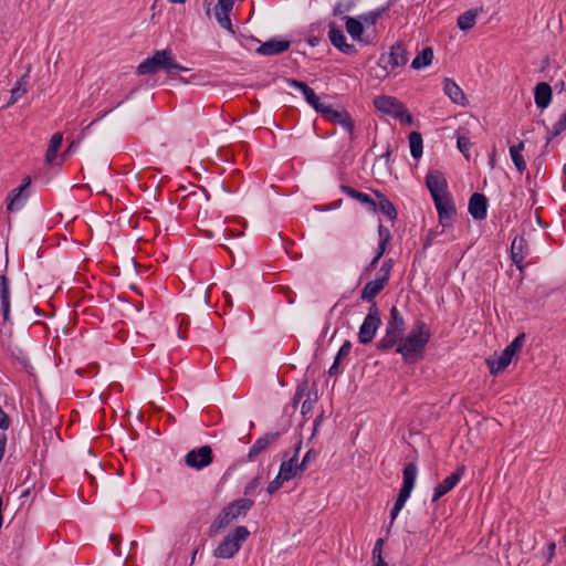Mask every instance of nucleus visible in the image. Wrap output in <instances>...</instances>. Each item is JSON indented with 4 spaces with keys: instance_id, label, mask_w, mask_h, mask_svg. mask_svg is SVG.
Wrapping results in <instances>:
<instances>
[{
    "instance_id": "obj_1",
    "label": "nucleus",
    "mask_w": 566,
    "mask_h": 566,
    "mask_svg": "<svg viewBox=\"0 0 566 566\" xmlns=\"http://www.w3.org/2000/svg\"><path fill=\"white\" fill-rule=\"evenodd\" d=\"M430 338L431 333L427 324L418 319L407 335L386 326L385 335L376 343V349L380 353L395 349L406 365H415L424 359Z\"/></svg>"
},
{
    "instance_id": "obj_2",
    "label": "nucleus",
    "mask_w": 566,
    "mask_h": 566,
    "mask_svg": "<svg viewBox=\"0 0 566 566\" xmlns=\"http://www.w3.org/2000/svg\"><path fill=\"white\" fill-rule=\"evenodd\" d=\"M161 71L169 76H175L179 73L189 71V69L182 66L175 60L172 51L169 48L155 51L151 56L144 60L137 66L138 75H154Z\"/></svg>"
},
{
    "instance_id": "obj_3",
    "label": "nucleus",
    "mask_w": 566,
    "mask_h": 566,
    "mask_svg": "<svg viewBox=\"0 0 566 566\" xmlns=\"http://www.w3.org/2000/svg\"><path fill=\"white\" fill-rule=\"evenodd\" d=\"M254 505V501L249 497H242L230 502L226 505L211 523L209 527V536L217 535L221 530L228 527L233 521L240 516L244 517Z\"/></svg>"
},
{
    "instance_id": "obj_4",
    "label": "nucleus",
    "mask_w": 566,
    "mask_h": 566,
    "mask_svg": "<svg viewBox=\"0 0 566 566\" xmlns=\"http://www.w3.org/2000/svg\"><path fill=\"white\" fill-rule=\"evenodd\" d=\"M250 536L245 526H237L233 532L228 534L213 551V556L222 559L232 558L241 548L242 544Z\"/></svg>"
},
{
    "instance_id": "obj_5",
    "label": "nucleus",
    "mask_w": 566,
    "mask_h": 566,
    "mask_svg": "<svg viewBox=\"0 0 566 566\" xmlns=\"http://www.w3.org/2000/svg\"><path fill=\"white\" fill-rule=\"evenodd\" d=\"M374 106L377 111L386 115H389L396 119H399L401 123L408 125L413 124V118L411 114L407 111L405 105L394 96H376L374 98Z\"/></svg>"
},
{
    "instance_id": "obj_6",
    "label": "nucleus",
    "mask_w": 566,
    "mask_h": 566,
    "mask_svg": "<svg viewBox=\"0 0 566 566\" xmlns=\"http://www.w3.org/2000/svg\"><path fill=\"white\" fill-rule=\"evenodd\" d=\"M381 325L380 311L376 302L368 307V313L365 316L363 324L358 331V342L361 345L371 343L376 336L378 328Z\"/></svg>"
},
{
    "instance_id": "obj_7",
    "label": "nucleus",
    "mask_w": 566,
    "mask_h": 566,
    "mask_svg": "<svg viewBox=\"0 0 566 566\" xmlns=\"http://www.w3.org/2000/svg\"><path fill=\"white\" fill-rule=\"evenodd\" d=\"M408 62V51L403 42L398 41L390 46L388 53H381L378 60V65L381 66L386 74L388 69L396 70L397 67L405 66Z\"/></svg>"
},
{
    "instance_id": "obj_8",
    "label": "nucleus",
    "mask_w": 566,
    "mask_h": 566,
    "mask_svg": "<svg viewBox=\"0 0 566 566\" xmlns=\"http://www.w3.org/2000/svg\"><path fill=\"white\" fill-rule=\"evenodd\" d=\"M316 112L321 113L325 119L335 124H339L345 130L349 133L350 139H354L355 124L348 112L335 109L332 105H325L324 103L322 104V107L317 108Z\"/></svg>"
},
{
    "instance_id": "obj_9",
    "label": "nucleus",
    "mask_w": 566,
    "mask_h": 566,
    "mask_svg": "<svg viewBox=\"0 0 566 566\" xmlns=\"http://www.w3.org/2000/svg\"><path fill=\"white\" fill-rule=\"evenodd\" d=\"M426 187L433 201L451 196L448 191V181L440 170L429 171L426 176Z\"/></svg>"
},
{
    "instance_id": "obj_10",
    "label": "nucleus",
    "mask_w": 566,
    "mask_h": 566,
    "mask_svg": "<svg viewBox=\"0 0 566 566\" xmlns=\"http://www.w3.org/2000/svg\"><path fill=\"white\" fill-rule=\"evenodd\" d=\"M213 461V451L210 446L190 450L185 457V463L192 469L202 470Z\"/></svg>"
},
{
    "instance_id": "obj_11",
    "label": "nucleus",
    "mask_w": 566,
    "mask_h": 566,
    "mask_svg": "<svg viewBox=\"0 0 566 566\" xmlns=\"http://www.w3.org/2000/svg\"><path fill=\"white\" fill-rule=\"evenodd\" d=\"M433 203L437 209L439 224L442 226V228L452 227L454 216L457 214L452 197H443L433 201Z\"/></svg>"
},
{
    "instance_id": "obj_12",
    "label": "nucleus",
    "mask_w": 566,
    "mask_h": 566,
    "mask_svg": "<svg viewBox=\"0 0 566 566\" xmlns=\"http://www.w3.org/2000/svg\"><path fill=\"white\" fill-rule=\"evenodd\" d=\"M328 39L334 48H336L338 51H340L344 54L347 55H354L357 53V49L354 44H349L346 41V36L340 29L339 25H337L336 22L331 21L328 23Z\"/></svg>"
},
{
    "instance_id": "obj_13",
    "label": "nucleus",
    "mask_w": 566,
    "mask_h": 566,
    "mask_svg": "<svg viewBox=\"0 0 566 566\" xmlns=\"http://www.w3.org/2000/svg\"><path fill=\"white\" fill-rule=\"evenodd\" d=\"M465 472V467L460 465L452 472L449 476H447L441 483H439L433 489V495L431 502H437L440 497L449 493L462 479Z\"/></svg>"
},
{
    "instance_id": "obj_14",
    "label": "nucleus",
    "mask_w": 566,
    "mask_h": 566,
    "mask_svg": "<svg viewBox=\"0 0 566 566\" xmlns=\"http://www.w3.org/2000/svg\"><path fill=\"white\" fill-rule=\"evenodd\" d=\"M30 184L31 179L30 177H27L19 187L11 191L9 195V202L7 205V210L9 212L19 211L24 206V202L29 197L27 189L29 188Z\"/></svg>"
},
{
    "instance_id": "obj_15",
    "label": "nucleus",
    "mask_w": 566,
    "mask_h": 566,
    "mask_svg": "<svg viewBox=\"0 0 566 566\" xmlns=\"http://www.w3.org/2000/svg\"><path fill=\"white\" fill-rule=\"evenodd\" d=\"M281 433L279 431L268 432L262 437L258 438L255 442L250 447L247 460L249 462H253L256 458L264 452L271 443L275 442L280 438Z\"/></svg>"
},
{
    "instance_id": "obj_16",
    "label": "nucleus",
    "mask_w": 566,
    "mask_h": 566,
    "mask_svg": "<svg viewBox=\"0 0 566 566\" xmlns=\"http://www.w3.org/2000/svg\"><path fill=\"white\" fill-rule=\"evenodd\" d=\"M488 198L483 193L474 192L469 199L468 211L474 220L482 221L488 216Z\"/></svg>"
},
{
    "instance_id": "obj_17",
    "label": "nucleus",
    "mask_w": 566,
    "mask_h": 566,
    "mask_svg": "<svg viewBox=\"0 0 566 566\" xmlns=\"http://www.w3.org/2000/svg\"><path fill=\"white\" fill-rule=\"evenodd\" d=\"M284 82L287 84L289 87L298 90L304 96L306 103L310 106H312L315 111H317L318 107H322L323 103L321 102L319 97L315 94L314 90L311 88L306 83L290 77H285Z\"/></svg>"
},
{
    "instance_id": "obj_18",
    "label": "nucleus",
    "mask_w": 566,
    "mask_h": 566,
    "mask_svg": "<svg viewBox=\"0 0 566 566\" xmlns=\"http://www.w3.org/2000/svg\"><path fill=\"white\" fill-rule=\"evenodd\" d=\"M528 253V243L523 235H516L511 244V259L516 268L522 272L524 270V259Z\"/></svg>"
},
{
    "instance_id": "obj_19",
    "label": "nucleus",
    "mask_w": 566,
    "mask_h": 566,
    "mask_svg": "<svg viewBox=\"0 0 566 566\" xmlns=\"http://www.w3.org/2000/svg\"><path fill=\"white\" fill-rule=\"evenodd\" d=\"M534 102L536 107L544 112L552 103L553 88L547 82H538L534 90Z\"/></svg>"
},
{
    "instance_id": "obj_20",
    "label": "nucleus",
    "mask_w": 566,
    "mask_h": 566,
    "mask_svg": "<svg viewBox=\"0 0 566 566\" xmlns=\"http://www.w3.org/2000/svg\"><path fill=\"white\" fill-rule=\"evenodd\" d=\"M301 447L302 441H298L294 455L289 460H283L280 465L279 472L286 478V481H290L302 473V471H298V452Z\"/></svg>"
},
{
    "instance_id": "obj_21",
    "label": "nucleus",
    "mask_w": 566,
    "mask_h": 566,
    "mask_svg": "<svg viewBox=\"0 0 566 566\" xmlns=\"http://www.w3.org/2000/svg\"><path fill=\"white\" fill-rule=\"evenodd\" d=\"M291 46V42L287 40H275L271 39L264 43H262L255 52L260 55H277L285 51H287Z\"/></svg>"
},
{
    "instance_id": "obj_22",
    "label": "nucleus",
    "mask_w": 566,
    "mask_h": 566,
    "mask_svg": "<svg viewBox=\"0 0 566 566\" xmlns=\"http://www.w3.org/2000/svg\"><path fill=\"white\" fill-rule=\"evenodd\" d=\"M376 200V211L381 212L390 221H395L398 217V212L394 203L388 199L386 195L379 190L374 191Z\"/></svg>"
},
{
    "instance_id": "obj_23",
    "label": "nucleus",
    "mask_w": 566,
    "mask_h": 566,
    "mask_svg": "<svg viewBox=\"0 0 566 566\" xmlns=\"http://www.w3.org/2000/svg\"><path fill=\"white\" fill-rule=\"evenodd\" d=\"M537 124L542 125L546 130L547 136L545 148H547L554 137H557L566 130V107L560 114L558 120L552 127L547 126L544 119H537Z\"/></svg>"
},
{
    "instance_id": "obj_24",
    "label": "nucleus",
    "mask_w": 566,
    "mask_h": 566,
    "mask_svg": "<svg viewBox=\"0 0 566 566\" xmlns=\"http://www.w3.org/2000/svg\"><path fill=\"white\" fill-rule=\"evenodd\" d=\"M339 190L352 199L365 205L370 211L376 212V200H374L369 195L358 191L347 185H340Z\"/></svg>"
},
{
    "instance_id": "obj_25",
    "label": "nucleus",
    "mask_w": 566,
    "mask_h": 566,
    "mask_svg": "<svg viewBox=\"0 0 566 566\" xmlns=\"http://www.w3.org/2000/svg\"><path fill=\"white\" fill-rule=\"evenodd\" d=\"M514 355L505 347L496 359H486L491 375L502 373L512 361Z\"/></svg>"
},
{
    "instance_id": "obj_26",
    "label": "nucleus",
    "mask_w": 566,
    "mask_h": 566,
    "mask_svg": "<svg viewBox=\"0 0 566 566\" xmlns=\"http://www.w3.org/2000/svg\"><path fill=\"white\" fill-rule=\"evenodd\" d=\"M395 1L396 0H388L384 6L360 14L358 19L367 27L375 25L377 21L391 9Z\"/></svg>"
},
{
    "instance_id": "obj_27",
    "label": "nucleus",
    "mask_w": 566,
    "mask_h": 566,
    "mask_svg": "<svg viewBox=\"0 0 566 566\" xmlns=\"http://www.w3.org/2000/svg\"><path fill=\"white\" fill-rule=\"evenodd\" d=\"M443 92L455 104L464 105L467 102V97L462 88L453 80L449 77H446L443 80Z\"/></svg>"
},
{
    "instance_id": "obj_28",
    "label": "nucleus",
    "mask_w": 566,
    "mask_h": 566,
    "mask_svg": "<svg viewBox=\"0 0 566 566\" xmlns=\"http://www.w3.org/2000/svg\"><path fill=\"white\" fill-rule=\"evenodd\" d=\"M386 287V284L375 277L365 284L360 293V300L373 304L375 297Z\"/></svg>"
},
{
    "instance_id": "obj_29",
    "label": "nucleus",
    "mask_w": 566,
    "mask_h": 566,
    "mask_svg": "<svg viewBox=\"0 0 566 566\" xmlns=\"http://www.w3.org/2000/svg\"><path fill=\"white\" fill-rule=\"evenodd\" d=\"M350 349H352V342L347 339V340H345L343 343V345L338 349V352H337V354H336V356L334 358V361H333L332 366L328 369V375L331 377L337 376V375H339L342 373V369L339 368V365H340L343 359L348 357V355L350 353Z\"/></svg>"
},
{
    "instance_id": "obj_30",
    "label": "nucleus",
    "mask_w": 566,
    "mask_h": 566,
    "mask_svg": "<svg viewBox=\"0 0 566 566\" xmlns=\"http://www.w3.org/2000/svg\"><path fill=\"white\" fill-rule=\"evenodd\" d=\"M345 27L348 34L356 41L363 42L364 24L359 19L346 15L344 17Z\"/></svg>"
},
{
    "instance_id": "obj_31",
    "label": "nucleus",
    "mask_w": 566,
    "mask_h": 566,
    "mask_svg": "<svg viewBox=\"0 0 566 566\" xmlns=\"http://www.w3.org/2000/svg\"><path fill=\"white\" fill-rule=\"evenodd\" d=\"M29 82V72L23 74L14 84V86L11 90V96L9 102L7 103V106H11L15 104L25 93H27V85Z\"/></svg>"
},
{
    "instance_id": "obj_32",
    "label": "nucleus",
    "mask_w": 566,
    "mask_h": 566,
    "mask_svg": "<svg viewBox=\"0 0 566 566\" xmlns=\"http://www.w3.org/2000/svg\"><path fill=\"white\" fill-rule=\"evenodd\" d=\"M418 468L415 462H409L402 470V485L401 488L412 491L416 484Z\"/></svg>"
},
{
    "instance_id": "obj_33",
    "label": "nucleus",
    "mask_w": 566,
    "mask_h": 566,
    "mask_svg": "<svg viewBox=\"0 0 566 566\" xmlns=\"http://www.w3.org/2000/svg\"><path fill=\"white\" fill-rule=\"evenodd\" d=\"M63 142V135L61 133H54L50 139L48 150L45 153V163L52 165L56 158L57 151L61 148Z\"/></svg>"
},
{
    "instance_id": "obj_34",
    "label": "nucleus",
    "mask_w": 566,
    "mask_h": 566,
    "mask_svg": "<svg viewBox=\"0 0 566 566\" xmlns=\"http://www.w3.org/2000/svg\"><path fill=\"white\" fill-rule=\"evenodd\" d=\"M411 492L412 491H410V490L400 488L397 499L395 501V504L390 511V525L394 524V522L397 518V516L399 515L400 511L403 509L406 502L408 501V499L411 495Z\"/></svg>"
},
{
    "instance_id": "obj_35",
    "label": "nucleus",
    "mask_w": 566,
    "mask_h": 566,
    "mask_svg": "<svg viewBox=\"0 0 566 566\" xmlns=\"http://www.w3.org/2000/svg\"><path fill=\"white\" fill-rule=\"evenodd\" d=\"M433 59V50L430 46L424 48L421 52L417 54L411 63V67L413 70H420L422 67L429 66L432 63Z\"/></svg>"
},
{
    "instance_id": "obj_36",
    "label": "nucleus",
    "mask_w": 566,
    "mask_h": 566,
    "mask_svg": "<svg viewBox=\"0 0 566 566\" xmlns=\"http://www.w3.org/2000/svg\"><path fill=\"white\" fill-rule=\"evenodd\" d=\"M387 327H390L392 329H397L399 332L405 333L406 332V322L400 313V311L397 308V306H392L389 312V319L386 324Z\"/></svg>"
},
{
    "instance_id": "obj_37",
    "label": "nucleus",
    "mask_w": 566,
    "mask_h": 566,
    "mask_svg": "<svg viewBox=\"0 0 566 566\" xmlns=\"http://www.w3.org/2000/svg\"><path fill=\"white\" fill-rule=\"evenodd\" d=\"M409 147L413 159H419L422 156L423 142L420 133L411 132L409 134Z\"/></svg>"
},
{
    "instance_id": "obj_38",
    "label": "nucleus",
    "mask_w": 566,
    "mask_h": 566,
    "mask_svg": "<svg viewBox=\"0 0 566 566\" xmlns=\"http://www.w3.org/2000/svg\"><path fill=\"white\" fill-rule=\"evenodd\" d=\"M306 391H307V392H305L306 399L303 401V405H302V415L303 416H306L307 413H310L313 410V407L318 399L316 382H313L312 387L310 389H307Z\"/></svg>"
},
{
    "instance_id": "obj_39",
    "label": "nucleus",
    "mask_w": 566,
    "mask_h": 566,
    "mask_svg": "<svg viewBox=\"0 0 566 566\" xmlns=\"http://www.w3.org/2000/svg\"><path fill=\"white\" fill-rule=\"evenodd\" d=\"M478 17L476 10H468L461 15H459L457 24L458 28L462 31H468L473 28L475 24V19Z\"/></svg>"
},
{
    "instance_id": "obj_40",
    "label": "nucleus",
    "mask_w": 566,
    "mask_h": 566,
    "mask_svg": "<svg viewBox=\"0 0 566 566\" xmlns=\"http://www.w3.org/2000/svg\"><path fill=\"white\" fill-rule=\"evenodd\" d=\"M392 268H394V260L386 259L381 263V266L376 274V279H378L379 281H381L382 283H385L387 285L390 280V274H391Z\"/></svg>"
},
{
    "instance_id": "obj_41",
    "label": "nucleus",
    "mask_w": 566,
    "mask_h": 566,
    "mask_svg": "<svg viewBox=\"0 0 566 566\" xmlns=\"http://www.w3.org/2000/svg\"><path fill=\"white\" fill-rule=\"evenodd\" d=\"M1 301V314H2V325L4 327H11L13 325L11 319V297L0 298Z\"/></svg>"
},
{
    "instance_id": "obj_42",
    "label": "nucleus",
    "mask_w": 566,
    "mask_h": 566,
    "mask_svg": "<svg viewBox=\"0 0 566 566\" xmlns=\"http://www.w3.org/2000/svg\"><path fill=\"white\" fill-rule=\"evenodd\" d=\"M357 3V0H339L333 8V15L339 17L343 13L349 12Z\"/></svg>"
},
{
    "instance_id": "obj_43",
    "label": "nucleus",
    "mask_w": 566,
    "mask_h": 566,
    "mask_svg": "<svg viewBox=\"0 0 566 566\" xmlns=\"http://www.w3.org/2000/svg\"><path fill=\"white\" fill-rule=\"evenodd\" d=\"M318 457V452L315 449H310L305 455L303 457L302 461L298 463V471H306L310 467V464L314 461H316Z\"/></svg>"
},
{
    "instance_id": "obj_44",
    "label": "nucleus",
    "mask_w": 566,
    "mask_h": 566,
    "mask_svg": "<svg viewBox=\"0 0 566 566\" xmlns=\"http://www.w3.org/2000/svg\"><path fill=\"white\" fill-rule=\"evenodd\" d=\"M510 156L516 170L522 175L526 170V163L523 155L515 149H510Z\"/></svg>"
},
{
    "instance_id": "obj_45",
    "label": "nucleus",
    "mask_w": 566,
    "mask_h": 566,
    "mask_svg": "<svg viewBox=\"0 0 566 566\" xmlns=\"http://www.w3.org/2000/svg\"><path fill=\"white\" fill-rule=\"evenodd\" d=\"M284 482H287L286 478L279 472L277 475L268 484L266 492L270 495L274 494Z\"/></svg>"
},
{
    "instance_id": "obj_46",
    "label": "nucleus",
    "mask_w": 566,
    "mask_h": 566,
    "mask_svg": "<svg viewBox=\"0 0 566 566\" xmlns=\"http://www.w3.org/2000/svg\"><path fill=\"white\" fill-rule=\"evenodd\" d=\"M308 381L307 379L303 380L301 384L297 385L296 390L294 392L293 397V408H296L302 398L305 396V392L307 390Z\"/></svg>"
},
{
    "instance_id": "obj_47",
    "label": "nucleus",
    "mask_w": 566,
    "mask_h": 566,
    "mask_svg": "<svg viewBox=\"0 0 566 566\" xmlns=\"http://www.w3.org/2000/svg\"><path fill=\"white\" fill-rule=\"evenodd\" d=\"M524 343H525V334L522 333V334L517 335L511 342V344H509L506 346V348L510 350V353H512L515 356V354L523 347Z\"/></svg>"
},
{
    "instance_id": "obj_48",
    "label": "nucleus",
    "mask_w": 566,
    "mask_h": 566,
    "mask_svg": "<svg viewBox=\"0 0 566 566\" xmlns=\"http://www.w3.org/2000/svg\"><path fill=\"white\" fill-rule=\"evenodd\" d=\"M216 18H217V21H218V23L220 24L221 28L228 30L231 33H234V30L232 28V23H231V19L229 17V13L221 14L217 10L216 11Z\"/></svg>"
},
{
    "instance_id": "obj_49",
    "label": "nucleus",
    "mask_w": 566,
    "mask_h": 566,
    "mask_svg": "<svg viewBox=\"0 0 566 566\" xmlns=\"http://www.w3.org/2000/svg\"><path fill=\"white\" fill-rule=\"evenodd\" d=\"M457 147L458 149L465 156V158H469V150L471 147V140L467 136H459L457 139Z\"/></svg>"
},
{
    "instance_id": "obj_50",
    "label": "nucleus",
    "mask_w": 566,
    "mask_h": 566,
    "mask_svg": "<svg viewBox=\"0 0 566 566\" xmlns=\"http://www.w3.org/2000/svg\"><path fill=\"white\" fill-rule=\"evenodd\" d=\"M11 297L10 281L6 274L0 275V298Z\"/></svg>"
},
{
    "instance_id": "obj_51",
    "label": "nucleus",
    "mask_w": 566,
    "mask_h": 566,
    "mask_svg": "<svg viewBox=\"0 0 566 566\" xmlns=\"http://www.w3.org/2000/svg\"><path fill=\"white\" fill-rule=\"evenodd\" d=\"M378 238H379V242H385V243H390V241L392 239L389 228H387L382 223L378 224Z\"/></svg>"
},
{
    "instance_id": "obj_52",
    "label": "nucleus",
    "mask_w": 566,
    "mask_h": 566,
    "mask_svg": "<svg viewBox=\"0 0 566 566\" xmlns=\"http://www.w3.org/2000/svg\"><path fill=\"white\" fill-rule=\"evenodd\" d=\"M233 6H234V0H218L216 11L218 10L219 13H221V14L230 13Z\"/></svg>"
},
{
    "instance_id": "obj_53",
    "label": "nucleus",
    "mask_w": 566,
    "mask_h": 566,
    "mask_svg": "<svg viewBox=\"0 0 566 566\" xmlns=\"http://www.w3.org/2000/svg\"><path fill=\"white\" fill-rule=\"evenodd\" d=\"M384 538H378L374 545V548H373V560L374 563L379 560V559H384L382 558V545H384Z\"/></svg>"
},
{
    "instance_id": "obj_54",
    "label": "nucleus",
    "mask_w": 566,
    "mask_h": 566,
    "mask_svg": "<svg viewBox=\"0 0 566 566\" xmlns=\"http://www.w3.org/2000/svg\"><path fill=\"white\" fill-rule=\"evenodd\" d=\"M439 233L440 232H438L437 230L430 229L423 240L422 249L423 250L429 249L433 244V242H434L436 238L439 235Z\"/></svg>"
},
{
    "instance_id": "obj_55",
    "label": "nucleus",
    "mask_w": 566,
    "mask_h": 566,
    "mask_svg": "<svg viewBox=\"0 0 566 566\" xmlns=\"http://www.w3.org/2000/svg\"><path fill=\"white\" fill-rule=\"evenodd\" d=\"M260 485V476L253 478L244 488V495H252L256 488Z\"/></svg>"
},
{
    "instance_id": "obj_56",
    "label": "nucleus",
    "mask_w": 566,
    "mask_h": 566,
    "mask_svg": "<svg viewBox=\"0 0 566 566\" xmlns=\"http://www.w3.org/2000/svg\"><path fill=\"white\" fill-rule=\"evenodd\" d=\"M554 88L557 91L558 96H564V104L566 105V84L563 80L555 83Z\"/></svg>"
},
{
    "instance_id": "obj_57",
    "label": "nucleus",
    "mask_w": 566,
    "mask_h": 566,
    "mask_svg": "<svg viewBox=\"0 0 566 566\" xmlns=\"http://www.w3.org/2000/svg\"><path fill=\"white\" fill-rule=\"evenodd\" d=\"M390 157H391V149H390L389 145L387 146L386 151L377 157V160L385 159L386 167H387L388 171L390 170V161H391Z\"/></svg>"
},
{
    "instance_id": "obj_58",
    "label": "nucleus",
    "mask_w": 566,
    "mask_h": 566,
    "mask_svg": "<svg viewBox=\"0 0 566 566\" xmlns=\"http://www.w3.org/2000/svg\"><path fill=\"white\" fill-rule=\"evenodd\" d=\"M388 244L389 243H385V242H378V245L376 248V251H375V256L377 259H381L384 256V254L387 252L388 250Z\"/></svg>"
},
{
    "instance_id": "obj_59",
    "label": "nucleus",
    "mask_w": 566,
    "mask_h": 566,
    "mask_svg": "<svg viewBox=\"0 0 566 566\" xmlns=\"http://www.w3.org/2000/svg\"><path fill=\"white\" fill-rule=\"evenodd\" d=\"M6 444H7V436H6V433H0V461L3 458Z\"/></svg>"
},
{
    "instance_id": "obj_60",
    "label": "nucleus",
    "mask_w": 566,
    "mask_h": 566,
    "mask_svg": "<svg viewBox=\"0 0 566 566\" xmlns=\"http://www.w3.org/2000/svg\"><path fill=\"white\" fill-rule=\"evenodd\" d=\"M379 260H380V259H377L376 256H374V258L371 259V261L369 262V264L364 269L363 274H367V273H369L370 271H373V270L376 268V265H377V263L379 262Z\"/></svg>"
},
{
    "instance_id": "obj_61",
    "label": "nucleus",
    "mask_w": 566,
    "mask_h": 566,
    "mask_svg": "<svg viewBox=\"0 0 566 566\" xmlns=\"http://www.w3.org/2000/svg\"><path fill=\"white\" fill-rule=\"evenodd\" d=\"M323 418H324L323 412L315 418L314 423H313V434H315L317 432L318 427L321 426V423L323 421Z\"/></svg>"
},
{
    "instance_id": "obj_62",
    "label": "nucleus",
    "mask_w": 566,
    "mask_h": 566,
    "mask_svg": "<svg viewBox=\"0 0 566 566\" xmlns=\"http://www.w3.org/2000/svg\"><path fill=\"white\" fill-rule=\"evenodd\" d=\"M555 551H556V544L554 542H551L547 546L549 559L555 555Z\"/></svg>"
},
{
    "instance_id": "obj_63",
    "label": "nucleus",
    "mask_w": 566,
    "mask_h": 566,
    "mask_svg": "<svg viewBox=\"0 0 566 566\" xmlns=\"http://www.w3.org/2000/svg\"><path fill=\"white\" fill-rule=\"evenodd\" d=\"M524 147H525V143L523 140H521L518 144L512 145L510 147V149H515V150H517V153L522 154V151L524 150Z\"/></svg>"
},
{
    "instance_id": "obj_64",
    "label": "nucleus",
    "mask_w": 566,
    "mask_h": 566,
    "mask_svg": "<svg viewBox=\"0 0 566 566\" xmlns=\"http://www.w3.org/2000/svg\"><path fill=\"white\" fill-rule=\"evenodd\" d=\"M374 566H388V564L384 559H379L374 563Z\"/></svg>"
}]
</instances>
